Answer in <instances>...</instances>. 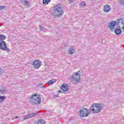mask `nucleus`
I'll return each mask as SVG.
<instances>
[{"mask_svg": "<svg viewBox=\"0 0 124 124\" xmlns=\"http://www.w3.org/2000/svg\"><path fill=\"white\" fill-rule=\"evenodd\" d=\"M6 37L5 35L0 34V49L2 51H6L7 52H11L10 49L7 47L6 46V43L3 40H5Z\"/></svg>", "mask_w": 124, "mask_h": 124, "instance_id": "1", "label": "nucleus"}, {"mask_svg": "<svg viewBox=\"0 0 124 124\" xmlns=\"http://www.w3.org/2000/svg\"><path fill=\"white\" fill-rule=\"evenodd\" d=\"M28 102L29 103H31V104H33L34 105L39 104V103L41 102V98H40V96L36 94L31 96Z\"/></svg>", "mask_w": 124, "mask_h": 124, "instance_id": "2", "label": "nucleus"}, {"mask_svg": "<svg viewBox=\"0 0 124 124\" xmlns=\"http://www.w3.org/2000/svg\"><path fill=\"white\" fill-rule=\"evenodd\" d=\"M63 13V10L62 9V7L58 5L55 6L52 12V15L59 17V16H62Z\"/></svg>", "mask_w": 124, "mask_h": 124, "instance_id": "3", "label": "nucleus"}, {"mask_svg": "<svg viewBox=\"0 0 124 124\" xmlns=\"http://www.w3.org/2000/svg\"><path fill=\"white\" fill-rule=\"evenodd\" d=\"M103 109V105L101 104H93L91 106L90 111H93L94 113H99L101 110Z\"/></svg>", "mask_w": 124, "mask_h": 124, "instance_id": "4", "label": "nucleus"}, {"mask_svg": "<svg viewBox=\"0 0 124 124\" xmlns=\"http://www.w3.org/2000/svg\"><path fill=\"white\" fill-rule=\"evenodd\" d=\"M79 116L81 118H84V117H88L90 115V111L88 108H82L80 109L79 111Z\"/></svg>", "mask_w": 124, "mask_h": 124, "instance_id": "5", "label": "nucleus"}, {"mask_svg": "<svg viewBox=\"0 0 124 124\" xmlns=\"http://www.w3.org/2000/svg\"><path fill=\"white\" fill-rule=\"evenodd\" d=\"M80 78L81 77L80 76V74H78V73H76L75 74H74L71 77L72 80H74V81H75L77 83L79 82Z\"/></svg>", "mask_w": 124, "mask_h": 124, "instance_id": "6", "label": "nucleus"}, {"mask_svg": "<svg viewBox=\"0 0 124 124\" xmlns=\"http://www.w3.org/2000/svg\"><path fill=\"white\" fill-rule=\"evenodd\" d=\"M32 65H33L34 68L38 69L41 66V62L39 60H36L33 62Z\"/></svg>", "mask_w": 124, "mask_h": 124, "instance_id": "7", "label": "nucleus"}, {"mask_svg": "<svg viewBox=\"0 0 124 124\" xmlns=\"http://www.w3.org/2000/svg\"><path fill=\"white\" fill-rule=\"evenodd\" d=\"M38 113V112H37V111H36L35 113L33 112L31 114L27 115L24 117V120H26V119H29V118H31V117H34V116H36V115H37Z\"/></svg>", "mask_w": 124, "mask_h": 124, "instance_id": "8", "label": "nucleus"}, {"mask_svg": "<svg viewBox=\"0 0 124 124\" xmlns=\"http://www.w3.org/2000/svg\"><path fill=\"white\" fill-rule=\"evenodd\" d=\"M116 25H117V21H113L111 22H110L109 25L108 26V28L112 30H113V29H114V27H115Z\"/></svg>", "mask_w": 124, "mask_h": 124, "instance_id": "9", "label": "nucleus"}, {"mask_svg": "<svg viewBox=\"0 0 124 124\" xmlns=\"http://www.w3.org/2000/svg\"><path fill=\"white\" fill-rule=\"evenodd\" d=\"M61 90H62L63 92L66 93L68 92L70 89L68 88V86H67V85H65V84H63L61 87Z\"/></svg>", "mask_w": 124, "mask_h": 124, "instance_id": "10", "label": "nucleus"}, {"mask_svg": "<svg viewBox=\"0 0 124 124\" xmlns=\"http://www.w3.org/2000/svg\"><path fill=\"white\" fill-rule=\"evenodd\" d=\"M117 26L121 24L122 25H124V26L122 27V30H124V21L123 18H119L117 19Z\"/></svg>", "mask_w": 124, "mask_h": 124, "instance_id": "11", "label": "nucleus"}, {"mask_svg": "<svg viewBox=\"0 0 124 124\" xmlns=\"http://www.w3.org/2000/svg\"><path fill=\"white\" fill-rule=\"evenodd\" d=\"M104 11L105 12H110L111 11V7L108 5H106L104 7Z\"/></svg>", "mask_w": 124, "mask_h": 124, "instance_id": "12", "label": "nucleus"}, {"mask_svg": "<svg viewBox=\"0 0 124 124\" xmlns=\"http://www.w3.org/2000/svg\"><path fill=\"white\" fill-rule=\"evenodd\" d=\"M114 31L116 35H120L122 32V30H121L120 28L115 29Z\"/></svg>", "mask_w": 124, "mask_h": 124, "instance_id": "13", "label": "nucleus"}, {"mask_svg": "<svg viewBox=\"0 0 124 124\" xmlns=\"http://www.w3.org/2000/svg\"><path fill=\"white\" fill-rule=\"evenodd\" d=\"M0 93H6L7 91L6 90V87L3 86L0 89Z\"/></svg>", "mask_w": 124, "mask_h": 124, "instance_id": "14", "label": "nucleus"}, {"mask_svg": "<svg viewBox=\"0 0 124 124\" xmlns=\"http://www.w3.org/2000/svg\"><path fill=\"white\" fill-rule=\"evenodd\" d=\"M23 4L26 6H29V3H30V1L28 0H23L22 1Z\"/></svg>", "mask_w": 124, "mask_h": 124, "instance_id": "15", "label": "nucleus"}, {"mask_svg": "<svg viewBox=\"0 0 124 124\" xmlns=\"http://www.w3.org/2000/svg\"><path fill=\"white\" fill-rule=\"evenodd\" d=\"M5 98H6V97L4 96H0V103H3Z\"/></svg>", "mask_w": 124, "mask_h": 124, "instance_id": "16", "label": "nucleus"}, {"mask_svg": "<svg viewBox=\"0 0 124 124\" xmlns=\"http://www.w3.org/2000/svg\"><path fill=\"white\" fill-rule=\"evenodd\" d=\"M74 52H75V49L73 47H71L69 50V54L70 55H72V54L74 53Z\"/></svg>", "mask_w": 124, "mask_h": 124, "instance_id": "17", "label": "nucleus"}, {"mask_svg": "<svg viewBox=\"0 0 124 124\" xmlns=\"http://www.w3.org/2000/svg\"><path fill=\"white\" fill-rule=\"evenodd\" d=\"M37 124H45V121L43 119H40L38 121Z\"/></svg>", "mask_w": 124, "mask_h": 124, "instance_id": "18", "label": "nucleus"}, {"mask_svg": "<svg viewBox=\"0 0 124 124\" xmlns=\"http://www.w3.org/2000/svg\"><path fill=\"white\" fill-rule=\"evenodd\" d=\"M55 82H56V80H55V79H52L48 81V85H52V84H54V83H55Z\"/></svg>", "mask_w": 124, "mask_h": 124, "instance_id": "19", "label": "nucleus"}, {"mask_svg": "<svg viewBox=\"0 0 124 124\" xmlns=\"http://www.w3.org/2000/svg\"><path fill=\"white\" fill-rule=\"evenodd\" d=\"M119 3L121 5H124V0H120Z\"/></svg>", "mask_w": 124, "mask_h": 124, "instance_id": "20", "label": "nucleus"}, {"mask_svg": "<svg viewBox=\"0 0 124 124\" xmlns=\"http://www.w3.org/2000/svg\"><path fill=\"white\" fill-rule=\"evenodd\" d=\"M80 4L81 6H83V7L84 6H86V3L84 2L80 3Z\"/></svg>", "mask_w": 124, "mask_h": 124, "instance_id": "21", "label": "nucleus"}, {"mask_svg": "<svg viewBox=\"0 0 124 124\" xmlns=\"http://www.w3.org/2000/svg\"><path fill=\"white\" fill-rule=\"evenodd\" d=\"M39 88H45L44 85H43V84H40L38 85Z\"/></svg>", "mask_w": 124, "mask_h": 124, "instance_id": "22", "label": "nucleus"}, {"mask_svg": "<svg viewBox=\"0 0 124 124\" xmlns=\"http://www.w3.org/2000/svg\"><path fill=\"white\" fill-rule=\"evenodd\" d=\"M43 4H47V0H43Z\"/></svg>", "mask_w": 124, "mask_h": 124, "instance_id": "23", "label": "nucleus"}, {"mask_svg": "<svg viewBox=\"0 0 124 124\" xmlns=\"http://www.w3.org/2000/svg\"><path fill=\"white\" fill-rule=\"evenodd\" d=\"M5 8V6H0V9L2 10V9H4Z\"/></svg>", "mask_w": 124, "mask_h": 124, "instance_id": "24", "label": "nucleus"}, {"mask_svg": "<svg viewBox=\"0 0 124 124\" xmlns=\"http://www.w3.org/2000/svg\"><path fill=\"white\" fill-rule=\"evenodd\" d=\"M40 30L41 31H44V28L43 27H42V26H40Z\"/></svg>", "mask_w": 124, "mask_h": 124, "instance_id": "25", "label": "nucleus"}, {"mask_svg": "<svg viewBox=\"0 0 124 124\" xmlns=\"http://www.w3.org/2000/svg\"><path fill=\"white\" fill-rule=\"evenodd\" d=\"M73 0H68L69 3H72L73 2Z\"/></svg>", "mask_w": 124, "mask_h": 124, "instance_id": "26", "label": "nucleus"}, {"mask_svg": "<svg viewBox=\"0 0 124 124\" xmlns=\"http://www.w3.org/2000/svg\"><path fill=\"white\" fill-rule=\"evenodd\" d=\"M51 1V0H46V4H48L49 2Z\"/></svg>", "mask_w": 124, "mask_h": 124, "instance_id": "27", "label": "nucleus"}, {"mask_svg": "<svg viewBox=\"0 0 124 124\" xmlns=\"http://www.w3.org/2000/svg\"><path fill=\"white\" fill-rule=\"evenodd\" d=\"M58 96H59V95H55L53 96V98H56L58 97Z\"/></svg>", "mask_w": 124, "mask_h": 124, "instance_id": "28", "label": "nucleus"}, {"mask_svg": "<svg viewBox=\"0 0 124 124\" xmlns=\"http://www.w3.org/2000/svg\"><path fill=\"white\" fill-rule=\"evenodd\" d=\"M1 71H2L1 69L0 68V74L1 73Z\"/></svg>", "mask_w": 124, "mask_h": 124, "instance_id": "29", "label": "nucleus"}, {"mask_svg": "<svg viewBox=\"0 0 124 124\" xmlns=\"http://www.w3.org/2000/svg\"><path fill=\"white\" fill-rule=\"evenodd\" d=\"M50 92H53V90L51 89V90H50Z\"/></svg>", "mask_w": 124, "mask_h": 124, "instance_id": "30", "label": "nucleus"}, {"mask_svg": "<svg viewBox=\"0 0 124 124\" xmlns=\"http://www.w3.org/2000/svg\"><path fill=\"white\" fill-rule=\"evenodd\" d=\"M118 29H120V28H121V26H118Z\"/></svg>", "mask_w": 124, "mask_h": 124, "instance_id": "31", "label": "nucleus"}, {"mask_svg": "<svg viewBox=\"0 0 124 124\" xmlns=\"http://www.w3.org/2000/svg\"><path fill=\"white\" fill-rule=\"evenodd\" d=\"M15 119H18V117L16 116Z\"/></svg>", "mask_w": 124, "mask_h": 124, "instance_id": "32", "label": "nucleus"}, {"mask_svg": "<svg viewBox=\"0 0 124 124\" xmlns=\"http://www.w3.org/2000/svg\"><path fill=\"white\" fill-rule=\"evenodd\" d=\"M60 93H62V92H61V91H60Z\"/></svg>", "mask_w": 124, "mask_h": 124, "instance_id": "33", "label": "nucleus"}]
</instances>
